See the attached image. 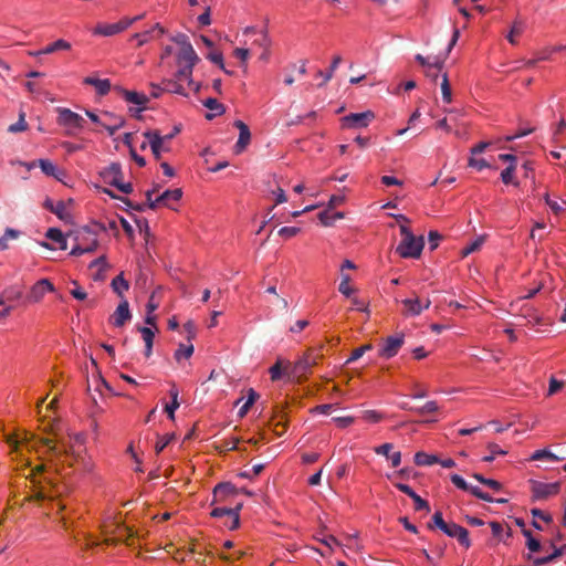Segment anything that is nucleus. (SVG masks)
Returning a JSON list of instances; mask_svg holds the SVG:
<instances>
[{
	"label": "nucleus",
	"instance_id": "f257e3e1",
	"mask_svg": "<svg viewBox=\"0 0 566 566\" xmlns=\"http://www.w3.org/2000/svg\"><path fill=\"white\" fill-rule=\"evenodd\" d=\"M105 231L106 228L101 222H94L91 226L71 231L67 237L73 239L74 245L70 254L80 256L85 253H93L98 247V232Z\"/></svg>",
	"mask_w": 566,
	"mask_h": 566
},
{
	"label": "nucleus",
	"instance_id": "f03ea898",
	"mask_svg": "<svg viewBox=\"0 0 566 566\" xmlns=\"http://www.w3.org/2000/svg\"><path fill=\"white\" fill-rule=\"evenodd\" d=\"M399 230L402 239L396 249L397 254L402 259H418L424 247L423 237H416L406 224H400Z\"/></svg>",
	"mask_w": 566,
	"mask_h": 566
},
{
	"label": "nucleus",
	"instance_id": "7ed1b4c3",
	"mask_svg": "<svg viewBox=\"0 0 566 566\" xmlns=\"http://www.w3.org/2000/svg\"><path fill=\"white\" fill-rule=\"evenodd\" d=\"M156 191H157V188H153V189L146 191L147 207L151 210H155L160 205L170 207V201H179L182 197L181 189L176 188V189H171V190L170 189L165 190L156 199H153V195ZM125 202H127L136 211H144L145 207H146V205H144V203L132 205L128 200H125Z\"/></svg>",
	"mask_w": 566,
	"mask_h": 566
},
{
	"label": "nucleus",
	"instance_id": "20e7f679",
	"mask_svg": "<svg viewBox=\"0 0 566 566\" xmlns=\"http://www.w3.org/2000/svg\"><path fill=\"white\" fill-rule=\"evenodd\" d=\"M114 91L127 103L135 105V107H129L128 112L130 116L139 119L142 117V113L147 109L149 97L145 93L129 91L122 86H115Z\"/></svg>",
	"mask_w": 566,
	"mask_h": 566
},
{
	"label": "nucleus",
	"instance_id": "39448f33",
	"mask_svg": "<svg viewBox=\"0 0 566 566\" xmlns=\"http://www.w3.org/2000/svg\"><path fill=\"white\" fill-rule=\"evenodd\" d=\"M376 115L373 111H365L361 113H349L343 116L340 122L342 129H360L366 128L375 119Z\"/></svg>",
	"mask_w": 566,
	"mask_h": 566
},
{
	"label": "nucleus",
	"instance_id": "423d86ee",
	"mask_svg": "<svg viewBox=\"0 0 566 566\" xmlns=\"http://www.w3.org/2000/svg\"><path fill=\"white\" fill-rule=\"evenodd\" d=\"M242 509V503L237 504L234 507H226L219 506L214 507L210 515L216 518H224L228 517L231 520V523H223V525L230 531H234L240 526V510Z\"/></svg>",
	"mask_w": 566,
	"mask_h": 566
},
{
	"label": "nucleus",
	"instance_id": "0eeeda50",
	"mask_svg": "<svg viewBox=\"0 0 566 566\" xmlns=\"http://www.w3.org/2000/svg\"><path fill=\"white\" fill-rule=\"evenodd\" d=\"M530 482L534 501L548 499L549 496L557 495L560 491V482L546 483L535 480Z\"/></svg>",
	"mask_w": 566,
	"mask_h": 566
},
{
	"label": "nucleus",
	"instance_id": "6e6552de",
	"mask_svg": "<svg viewBox=\"0 0 566 566\" xmlns=\"http://www.w3.org/2000/svg\"><path fill=\"white\" fill-rule=\"evenodd\" d=\"M57 124L67 128L82 129L84 126V118L71 111L70 108L60 107L57 108Z\"/></svg>",
	"mask_w": 566,
	"mask_h": 566
},
{
	"label": "nucleus",
	"instance_id": "1a4fd4ad",
	"mask_svg": "<svg viewBox=\"0 0 566 566\" xmlns=\"http://www.w3.org/2000/svg\"><path fill=\"white\" fill-rule=\"evenodd\" d=\"M132 25V21L120 19L116 23H97L93 29V35L112 36L116 35Z\"/></svg>",
	"mask_w": 566,
	"mask_h": 566
},
{
	"label": "nucleus",
	"instance_id": "9d476101",
	"mask_svg": "<svg viewBox=\"0 0 566 566\" xmlns=\"http://www.w3.org/2000/svg\"><path fill=\"white\" fill-rule=\"evenodd\" d=\"M442 533L449 537L455 538L459 542V544L465 549L471 547L469 531L465 527L454 522H449L447 528H444Z\"/></svg>",
	"mask_w": 566,
	"mask_h": 566
},
{
	"label": "nucleus",
	"instance_id": "9b49d317",
	"mask_svg": "<svg viewBox=\"0 0 566 566\" xmlns=\"http://www.w3.org/2000/svg\"><path fill=\"white\" fill-rule=\"evenodd\" d=\"M155 159L159 160L163 151H169L167 145H163L161 134L158 129H149L144 133Z\"/></svg>",
	"mask_w": 566,
	"mask_h": 566
},
{
	"label": "nucleus",
	"instance_id": "f8f14e48",
	"mask_svg": "<svg viewBox=\"0 0 566 566\" xmlns=\"http://www.w3.org/2000/svg\"><path fill=\"white\" fill-rule=\"evenodd\" d=\"M403 335L389 336L385 339L381 348L379 349V356L386 359L395 357L401 346L403 345Z\"/></svg>",
	"mask_w": 566,
	"mask_h": 566
},
{
	"label": "nucleus",
	"instance_id": "ddd939ff",
	"mask_svg": "<svg viewBox=\"0 0 566 566\" xmlns=\"http://www.w3.org/2000/svg\"><path fill=\"white\" fill-rule=\"evenodd\" d=\"M53 291H54V286L50 282V280L41 279L31 287V291L28 294L27 298L31 303H38L43 298V296L46 293L53 292Z\"/></svg>",
	"mask_w": 566,
	"mask_h": 566
},
{
	"label": "nucleus",
	"instance_id": "4468645a",
	"mask_svg": "<svg viewBox=\"0 0 566 566\" xmlns=\"http://www.w3.org/2000/svg\"><path fill=\"white\" fill-rule=\"evenodd\" d=\"M233 125L239 129V138L234 145V150L235 154H241L251 142L250 128L240 119H237Z\"/></svg>",
	"mask_w": 566,
	"mask_h": 566
},
{
	"label": "nucleus",
	"instance_id": "2eb2a0df",
	"mask_svg": "<svg viewBox=\"0 0 566 566\" xmlns=\"http://www.w3.org/2000/svg\"><path fill=\"white\" fill-rule=\"evenodd\" d=\"M430 304V300L421 302L418 297L402 300L403 314L408 316H418L423 310L429 308Z\"/></svg>",
	"mask_w": 566,
	"mask_h": 566
},
{
	"label": "nucleus",
	"instance_id": "dca6fc26",
	"mask_svg": "<svg viewBox=\"0 0 566 566\" xmlns=\"http://www.w3.org/2000/svg\"><path fill=\"white\" fill-rule=\"evenodd\" d=\"M101 177L105 184L115 187L119 181L123 180V170L120 164L112 163L101 172Z\"/></svg>",
	"mask_w": 566,
	"mask_h": 566
},
{
	"label": "nucleus",
	"instance_id": "f3484780",
	"mask_svg": "<svg viewBox=\"0 0 566 566\" xmlns=\"http://www.w3.org/2000/svg\"><path fill=\"white\" fill-rule=\"evenodd\" d=\"M132 317L130 311H129V304L126 300L120 302L114 312V314L111 316L109 322L115 327H122L127 321H129Z\"/></svg>",
	"mask_w": 566,
	"mask_h": 566
},
{
	"label": "nucleus",
	"instance_id": "a211bd4d",
	"mask_svg": "<svg viewBox=\"0 0 566 566\" xmlns=\"http://www.w3.org/2000/svg\"><path fill=\"white\" fill-rule=\"evenodd\" d=\"M198 60L199 57L191 44H187L186 48L180 49L177 54V64L179 66L184 65L193 69Z\"/></svg>",
	"mask_w": 566,
	"mask_h": 566
},
{
	"label": "nucleus",
	"instance_id": "6ab92c4d",
	"mask_svg": "<svg viewBox=\"0 0 566 566\" xmlns=\"http://www.w3.org/2000/svg\"><path fill=\"white\" fill-rule=\"evenodd\" d=\"M237 494L235 486L230 482H221L217 484L213 489V501L214 502H226L228 497L234 496Z\"/></svg>",
	"mask_w": 566,
	"mask_h": 566
},
{
	"label": "nucleus",
	"instance_id": "aec40b11",
	"mask_svg": "<svg viewBox=\"0 0 566 566\" xmlns=\"http://www.w3.org/2000/svg\"><path fill=\"white\" fill-rule=\"evenodd\" d=\"M71 48H72V45L69 41L59 39V40L48 44L46 46H44L41 50L30 52V55L36 57V56H40L43 54H52L57 51H69V50H71Z\"/></svg>",
	"mask_w": 566,
	"mask_h": 566
},
{
	"label": "nucleus",
	"instance_id": "412c9836",
	"mask_svg": "<svg viewBox=\"0 0 566 566\" xmlns=\"http://www.w3.org/2000/svg\"><path fill=\"white\" fill-rule=\"evenodd\" d=\"M104 116L108 118V122L101 123V126L108 133L109 136L115 135V133L125 125V119L123 116H118L108 112H105Z\"/></svg>",
	"mask_w": 566,
	"mask_h": 566
},
{
	"label": "nucleus",
	"instance_id": "4be33fe9",
	"mask_svg": "<svg viewBox=\"0 0 566 566\" xmlns=\"http://www.w3.org/2000/svg\"><path fill=\"white\" fill-rule=\"evenodd\" d=\"M83 84L94 86L97 95L105 96L112 88L111 81L108 78H96L93 76H86L83 80Z\"/></svg>",
	"mask_w": 566,
	"mask_h": 566
},
{
	"label": "nucleus",
	"instance_id": "5701e85b",
	"mask_svg": "<svg viewBox=\"0 0 566 566\" xmlns=\"http://www.w3.org/2000/svg\"><path fill=\"white\" fill-rule=\"evenodd\" d=\"M203 106L207 107L212 113L207 114V119H212L216 116H221L226 113V106L220 103L217 98L208 97L202 102Z\"/></svg>",
	"mask_w": 566,
	"mask_h": 566
},
{
	"label": "nucleus",
	"instance_id": "b1692460",
	"mask_svg": "<svg viewBox=\"0 0 566 566\" xmlns=\"http://www.w3.org/2000/svg\"><path fill=\"white\" fill-rule=\"evenodd\" d=\"M169 396L171 401L165 406V411L169 419H175V411L179 408L180 403L178 401L179 390L175 384L171 385L169 389Z\"/></svg>",
	"mask_w": 566,
	"mask_h": 566
},
{
	"label": "nucleus",
	"instance_id": "393cba45",
	"mask_svg": "<svg viewBox=\"0 0 566 566\" xmlns=\"http://www.w3.org/2000/svg\"><path fill=\"white\" fill-rule=\"evenodd\" d=\"M311 366L308 363V355H303L298 360H296L292 367L293 376L300 378L306 376L311 373Z\"/></svg>",
	"mask_w": 566,
	"mask_h": 566
},
{
	"label": "nucleus",
	"instance_id": "a878e982",
	"mask_svg": "<svg viewBox=\"0 0 566 566\" xmlns=\"http://www.w3.org/2000/svg\"><path fill=\"white\" fill-rule=\"evenodd\" d=\"M45 237L51 241L55 242L59 245L60 250L67 249V238L63 234V232L57 228L48 229Z\"/></svg>",
	"mask_w": 566,
	"mask_h": 566
},
{
	"label": "nucleus",
	"instance_id": "bb28decb",
	"mask_svg": "<svg viewBox=\"0 0 566 566\" xmlns=\"http://www.w3.org/2000/svg\"><path fill=\"white\" fill-rule=\"evenodd\" d=\"M111 286L118 296L123 297L124 293L129 289V282L124 277L123 273H119L112 280Z\"/></svg>",
	"mask_w": 566,
	"mask_h": 566
},
{
	"label": "nucleus",
	"instance_id": "cd10ccee",
	"mask_svg": "<svg viewBox=\"0 0 566 566\" xmlns=\"http://www.w3.org/2000/svg\"><path fill=\"white\" fill-rule=\"evenodd\" d=\"M164 90L168 93L178 94L181 96H188V93L186 92V88L184 87L180 82H178L175 78H166L163 80Z\"/></svg>",
	"mask_w": 566,
	"mask_h": 566
},
{
	"label": "nucleus",
	"instance_id": "c85d7f7f",
	"mask_svg": "<svg viewBox=\"0 0 566 566\" xmlns=\"http://www.w3.org/2000/svg\"><path fill=\"white\" fill-rule=\"evenodd\" d=\"M38 163L43 174H45L49 177L60 179V175H62V171L51 160L39 159Z\"/></svg>",
	"mask_w": 566,
	"mask_h": 566
},
{
	"label": "nucleus",
	"instance_id": "c756f323",
	"mask_svg": "<svg viewBox=\"0 0 566 566\" xmlns=\"http://www.w3.org/2000/svg\"><path fill=\"white\" fill-rule=\"evenodd\" d=\"M413 461L419 467H426L438 463L439 458L434 454H429L423 451H419L415 454Z\"/></svg>",
	"mask_w": 566,
	"mask_h": 566
},
{
	"label": "nucleus",
	"instance_id": "7c9ffc66",
	"mask_svg": "<svg viewBox=\"0 0 566 566\" xmlns=\"http://www.w3.org/2000/svg\"><path fill=\"white\" fill-rule=\"evenodd\" d=\"M342 62V56L340 55H335L331 62V65L329 67H327L326 71H322L319 70L317 72V75L318 76H322L323 80H324V83H327L328 81L332 80V77L334 76V72L337 70V67L339 66Z\"/></svg>",
	"mask_w": 566,
	"mask_h": 566
},
{
	"label": "nucleus",
	"instance_id": "2f4dec72",
	"mask_svg": "<svg viewBox=\"0 0 566 566\" xmlns=\"http://www.w3.org/2000/svg\"><path fill=\"white\" fill-rule=\"evenodd\" d=\"M486 449L489 450L490 454L484 455L482 458V461H484V462H492V461H494L496 455L507 454V451L503 450L499 444H496L494 442L488 443Z\"/></svg>",
	"mask_w": 566,
	"mask_h": 566
},
{
	"label": "nucleus",
	"instance_id": "473e14b6",
	"mask_svg": "<svg viewBox=\"0 0 566 566\" xmlns=\"http://www.w3.org/2000/svg\"><path fill=\"white\" fill-rule=\"evenodd\" d=\"M549 460V461H560L562 459L557 457L555 453L549 451L548 449L536 450L531 457V461H539V460Z\"/></svg>",
	"mask_w": 566,
	"mask_h": 566
},
{
	"label": "nucleus",
	"instance_id": "72a5a7b5",
	"mask_svg": "<svg viewBox=\"0 0 566 566\" xmlns=\"http://www.w3.org/2000/svg\"><path fill=\"white\" fill-rule=\"evenodd\" d=\"M472 495L480 500H483L485 502H490V503L495 502V503L504 504L507 502L506 499H494L489 493L482 491L479 486H475L474 489H472Z\"/></svg>",
	"mask_w": 566,
	"mask_h": 566
},
{
	"label": "nucleus",
	"instance_id": "f704fd0d",
	"mask_svg": "<svg viewBox=\"0 0 566 566\" xmlns=\"http://www.w3.org/2000/svg\"><path fill=\"white\" fill-rule=\"evenodd\" d=\"M343 218L342 212L331 213L328 210H324L318 213V219L324 226H332L335 220Z\"/></svg>",
	"mask_w": 566,
	"mask_h": 566
},
{
	"label": "nucleus",
	"instance_id": "c9c22d12",
	"mask_svg": "<svg viewBox=\"0 0 566 566\" xmlns=\"http://www.w3.org/2000/svg\"><path fill=\"white\" fill-rule=\"evenodd\" d=\"M193 350H195L193 345L180 344L178 349L175 352L174 357L177 361H180L182 358L188 359L192 356Z\"/></svg>",
	"mask_w": 566,
	"mask_h": 566
},
{
	"label": "nucleus",
	"instance_id": "e433bc0d",
	"mask_svg": "<svg viewBox=\"0 0 566 566\" xmlns=\"http://www.w3.org/2000/svg\"><path fill=\"white\" fill-rule=\"evenodd\" d=\"M175 439L174 433H166L164 436H157V441L155 444V452L159 454L164 451V449Z\"/></svg>",
	"mask_w": 566,
	"mask_h": 566
},
{
	"label": "nucleus",
	"instance_id": "4c0bfd02",
	"mask_svg": "<svg viewBox=\"0 0 566 566\" xmlns=\"http://www.w3.org/2000/svg\"><path fill=\"white\" fill-rule=\"evenodd\" d=\"M439 410H440V407H439L438 402L434 400L427 401L423 406L415 408V412L418 415H421V416L428 415V413H434V412H438Z\"/></svg>",
	"mask_w": 566,
	"mask_h": 566
},
{
	"label": "nucleus",
	"instance_id": "58836bf2",
	"mask_svg": "<svg viewBox=\"0 0 566 566\" xmlns=\"http://www.w3.org/2000/svg\"><path fill=\"white\" fill-rule=\"evenodd\" d=\"M192 71L193 69H190L189 66H179L178 71L175 74V80H177L178 82L187 81L189 84H193Z\"/></svg>",
	"mask_w": 566,
	"mask_h": 566
},
{
	"label": "nucleus",
	"instance_id": "ea45409f",
	"mask_svg": "<svg viewBox=\"0 0 566 566\" xmlns=\"http://www.w3.org/2000/svg\"><path fill=\"white\" fill-rule=\"evenodd\" d=\"M350 276L342 273V281L338 286V291L346 297H350L354 293V289L349 285Z\"/></svg>",
	"mask_w": 566,
	"mask_h": 566
},
{
	"label": "nucleus",
	"instance_id": "a19ab883",
	"mask_svg": "<svg viewBox=\"0 0 566 566\" xmlns=\"http://www.w3.org/2000/svg\"><path fill=\"white\" fill-rule=\"evenodd\" d=\"M524 31V23L522 21H515L511 28L506 39L511 44H516L515 36H520Z\"/></svg>",
	"mask_w": 566,
	"mask_h": 566
},
{
	"label": "nucleus",
	"instance_id": "79ce46f5",
	"mask_svg": "<svg viewBox=\"0 0 566 566\" xmlns=\"http://www.w3.org/2000/svg\"><path fill=\"white\" fill-rule=\"evenodd\" d=\"M451 482L460 490L469 492L472 494V489L475 486L470 485L461 475L454 473L450 476Z\"/></svg>",
	"mask_w": 566,
	"mask_h": 566
},
{
	"label": "nucleus",
	"instance_id": "37998d69",
	"mask_svg": "<svg viewBox=\"0 0 566 566\" xmlns=\"http://www.w3.org/2000/svg\"><path fill=\"white\" fill-rule=\"evenodd\" d=\"M515 168H516V166L511 164L505 169L502 170V172H501V180L503 181V184H505V185H514V186L518 185V182H515L513 180Z\"/></svg>",
	"mask_w": 566,
	"mask_h": 566
},
{
	"label": "nucleus",
	"instance_id": "c03bdc74",
	"mask_svg": "<svg viewBox=\"0 0 566 566\" xmlns=\"http://www.w3.org/2000/svg\"><path fill=\"white\" fill-rule=\"evenodd\" d=\"M447 525H448V522H446V521L443 520L442 512L437 511V512L432 515L431 523H429V524H428V527H429V528L437 527V528H439L441 532H443V531H444V528H447Z\"/></svg>",
	"mask_w": 566,
	"mask_h": 566
},
{
	"label": "nucleus",
	"instance_id": "a18cd8bd",
	"mask_svg": "<svg viewBox=\"0 0 566 566\" xmlns=\"http://www.w3.org/2000/svg\"><path fill=\"white\" fill-rule=\"evenodd\" d=\"M441 91H442L443 102H446L448 104L451 103V101H452L451 86H450L447 73L442 74Z\"/></svg>",
	"mask_w": 566,
	"mask_h": 566
},
{
	"label": "nucleus",
	"instance_id": "49530a36",
	"mask_svg": "<svg viewBox=\"0 0 566 566\" xmlns=\"http://www.w3.org/2000/svg\"><path fill=\"white\" fill-rule=\"evenodd\" d=\"M315 539L324 544L329 552L334 549V547H339L340 543L338 539L333 535H324L319 537L318 535L315 536Z\"/></svg>",
	"mask_w": 566,
	"mask_h": 566
},
{
	"label": "nucleus",
	"instance_id": "de8ad7c7",
	"mask_svg": "<svg viewBox=\"0 0 566 566\" xmlns=\"http://www.w3.org/2000/svg\"><path fill=\"white\" fill-rule=\"evenodd\" d=\"M132 39L137 41V46H143L151 39H155V35H153V31L146 30L144 32L135 33Z\"/></svg>",
	"mask_w": 566,
	"mask_h": 566
},
{
	"label": "nucleus",
	"instance_id": "09e8293b",
	"mask_svg": "<svg viewBox=\"0 0 566 566\" xmlns=\"http://www.w3.org/2000/svg\"><path fill=\"white\" fill-rule=\"evenodd\" d=\"M484 242V238L483 237H479L476 238L474 241H472L471 243L467 244L463 250H462V254L464 256L478 251L482 244Z\"/></svg>",
	"mask_w": 566,
	"mask_h": 566
},
{
	"label": "nucleus",
	"instance_id": "8fccbe9b",
	"mask_svg": "<svg viewBox=\"0 0 566 566\" xmlns=\"http://www.w3.org/2000/svg\"><path fill=\"white\" fill-rule=\"evenodd\" d=\"M373 346L370 344L363 345L360 347L355 348L348 359L346 360V364H350L357 359H359L367 350H370Z\"/></svg>",
	"mask_w": 566,
	"mask_h": 566
},
{
	"label": "nucleus",
	"instance_id": "3c124183",
	"mask_svg": "<svg viewBox=\"0 0 566 566\" xmlns=\"http://www.w3.org/2000/svg\"><path fill=\"white\" fill-rule=\"evenodd\" d=\"M361 418L368 422L378 423L384 419V416L377 410H365Z\"/></svg>",
	"mask_w": 566,
	"mask_h": 566
},
{
	"label": "nucleus",
	"instance_id": "603ef678",
	"mask_svg": "<svg viewBox=\"0 0 566 566\" xmlns=\"http://www.w3.org/2000/svg\"><path fill=\"white\" fill-rule=\"evenodd\" d=\"M301 232V228L298 227H283L279 230V235L284 240H289L291 238L296 237Z\"/></svg>",
	"mask_w": 566,
	"mask_h": 566
},
{
	"label": "nucleus",
	"instance_id": "864d4df0",
	"mask_svg": "<svg viewBox=\"0 0 566 566\" xmlns=\"http://www.w3.org/2000/svg\"><path fill=\"white\" fill-rule=\"evenodd\" d=\"M208 59L212 63L217 64L223 72H226L227 74H231V72L224 67L223 55L221 52H211L208 54Z\"/></svg>",
	"mask_w": 566,
	"mask_h": 566
},
{
	"label": "nucleus",
	"instance_id": "5fc2aeb1",
	"mask_svg": "<svg viewBox=\"0 0 566 566\" xmlns=\"http://www.w3.org/2000/svg\"><path fill=\"white\" fill-rule=\"evenodd\" d=\"M468 166L475 168L478 170H483L485 168H489L490 165L484 158H475L474 156H471L468 160Z\"/></svg>",
	"mask_w": 566,
	"mask_h": 566
},
{
	"label": "nucleus",
	"instance_id": "6e6d98bb",
	"mask_svg": "<svg viewBox=\"0 0 566 566\" xmlns=\"http://www.w3.org/2000/svg\"><path fill=\"white\" fill-rule=\"evenodd\" d=\"M442 67H443V63L440 61H436L434 63H432V65H428L427 76H430V77H432L433 81H437Z\"/></svg>",
	"mask_w": 566,
	"mask_h": 566
},
{
	"label": "nucleus",
	"instance_id": "4d7b16f0",
	"mask_svg": "<svg viewBox=\"0 0 566 566\" xmlns=\"http://www.w3.org/2000/svg\"><path fill=\"white\" fill-rule=\"evenodd\" d=\"M27 128H28V125H27L25 119H24V114L21 113L20 117H19V120L17 123L10 125L8 130L10 133H19V132H24Z\"/></svg>",
	"mask_w": 566,
	"mask_h": 566
},
{
	"label": "nucleus",
	"instance_id": "13d9d810",
	"mask_svg": "<svg viewBox=\"0 0 566 566\" xmlns=\"http://www.w3.org/2000/svg\"><path fill=\"white\" fill-rule=\"evenodd\" d=\"M553 54H554V50L552 49V46H545V48L534 52V55H536V57H537V60H539V62L551 60Z\"/></svg>",
	"mask_w": 566,
	"mask_h": 566
},
{
	"label": "nucleus",
	"instance_id": "bf43d9fd",
	"mask_svg": "<svg viewBox=\"0 0 566 566\" xmlns=\"http://www.w3.org/2000/svg\"><path fill=\"white\" fill-rule=\"evenodd\" d=\"M564 386V382L556 379L555 377H551L549 384H548V391L547 396H553L556 392H558Z\"/></svg>",
	"mask_w": 566,
	"mask_h": 566
},
{
	"label": "nucleus",
	"instance_id": "052dcab7",
	"mask_svg": "<svg viewBox=\"0 0 566 566\" xmlns=\"http://www.w3.org/2000/svg\"><path fill=\"white\" fill-rule=\"evenodd\" d=\"M138 331L142 334V337H143L145 344H154L155 333L153 332V329L150 327L142 326V327H138Z\"/></svg>",
	"mask_w": 566,
	"mask_h": 566
},
{
	"label": "nucleus",
	"instance_id": "680f3d73",
	"mask_svg": "<svg viewBox=\"0 0 566 566\" xmlns=\"http://www.w3.org/2000/svg\"><path fill=\"white\" fill-rule=\"evenodd\" d=\"M428 240L430 250H436L442 240V235L438 231L431 230L428 234Z\"/></svg>",
	"mask_w": 566,
	"mask_h": 566
},
{
	"label": "nucleus",
	"instance_id": "e2e57ef3",
	"mask_svg": "<svg viewBox=\"0 0 566 566\" xmlns=\"http://www.w3.org/2000/svg\"><path fill=\"white\" fill-rule=\"evenodd\" d=\"M271 380L275 381L282 378L283 371L281 367V361L277 360L273 366H271L270 370Z\"/></svg>",
	"mask_w": 566,
	"mask_h": 566
},
{
	"label": "nucleus",
	"instance_id": "0e129e2a",
	"mask_svg": "<svg viewBox=\"0 0 566 566\" xmlns=\"http://www.w3.org/2000/svg\"><path fill=\"white\" fill-rule=\"evenodd\" d=\"M50 211L54 213L59 219L64 220L66 214V206L63 201H59L57 203H55L54 208L50 207Z\"/></svg>",
	"mask_w": 566,
	"mask_h": 566
},
{
	"label": "nucleus",
	"instance_id": "69168bd1",
	"mask_svg": "<svg viewBox=\"0 0 566 566\" xmlns=\"http://www.w3.org/2000/svg\"><path fill=\"white\" fill-rule=\"evenodd\" d=\"M415 503V510L416 511H426L430 512V505L428 501L423 500L420 495L417 494L415 499H412Z\"/></svg>",
	"mask_w": 566,
	"mask_h": 566
},
{
	"label": "nucleus",
	"instance_id": "338daca9",
	"mask_svg": "<svg viewBox=\"0 0 566 566\" xmlns=\"http://www.w3.org/2000/svg\"><path fill=\"white\" fill-rule=\"evenodd\" d=\"M392 449H394L392 443L386 442V443H384L381 446L376 447L375 448V452L377 454L384 455V457H386L388 459L390 457V454L392 453L391 452Z\"/></svg>",
	"mask_w": 566,
	"mask_h": 566
},
{
	"label": "nucleus",
	"instance_id": "774afa93",
	"mask_svg": "<svg viewBox=\"0 0 566 566\" xmlns=\"http://www.w3.org/2000/svg\"><path fill=\"white\" fill-rule=\"evenodd\" d=\"M333 421L336 423L338 428H347L354 422V418L350 416L345 417H335Z\"/></svg>",
	"mask_w": 566,
	"mask_h": 566
}]
</instances>
